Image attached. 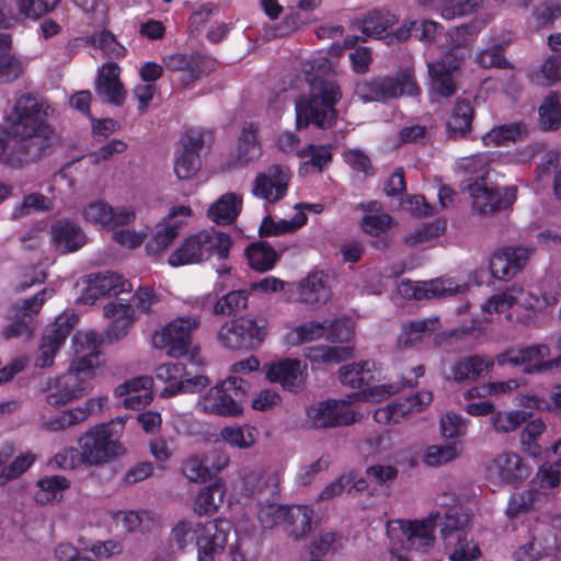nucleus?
<instances>
[{
	"label": "nucleus",
	"instance_id": "nucleus-31",
	"mask_svg": "<svg viewBox=\"0 0 561 561\" xmlns=\"http://www.w3.org/2000/svg\"><path fill=\"white\" fill-rule=\"evenodd\" d=\"M494 366V359L488 356L472 355L458 359L450 366V378L461 382L477 380L489 373Z\"/></svg>",
	"mask_w": 561,
	"mask_h": 561
},
{
	"label": "nucleus",
	"instance_id": "nucleus-22",
	"mask_svg": "<svg viewBox=\"0 0 561 561\" xmlns=\"http://www.w3.org/2000/svg\"><path fill=\"white\" fill-rule=\"evenodd\" d=\"M72 318V316H61L46 328L35 358L36 367L45 368L53 365L56 353L71 332Z\"/></svg>",
	"mask_w": 561,
	"mask_h": 561
},
{
	"label": "nucleus",
	"instance_id": "nucleus-54",
	"mask_svg": "<svg viewBox=\"0 0 561 561\" xmlns=\"http://www.w3.org/2000/svg\"><path fill=\"white\" fill-rule=\"evenodd\" d=\"M307 221V216L302 210H298L290 220L282 219L274 221L271 217H265L260 226V236L272 237L294 232L301 228Z\"/></svg>",
	"mask_w": 561,
	"mask_h": 561
},
{
	"label": "nucleus",
	"instance_id": "nucleus-28",
	"mask_svg": "<svg viewBox=\"0 0 561 561\" xmlns=\"http://www.w3.org/2000/svg\"><path fill=\"white\" fill-rule=\"evenodd\" d=\"M375 363L370 360H363L344 365L340 368V380L343 385L350 386L355 389H362L359 399L378 400L370 396V390L374 388H366L374 379L373 369Z\"/></svg>",
	"mask_w": 561,
	"mask_h": 561
},
{
	"label": "nucleus",
	"instance_id": "nucleus-12",
	"mask_svg": "<svg viewBox=\"0 0 561 561\" xmlns=\"http://www.w3.org/2000/svg\"><path fill=\"white\" fill-rule=\"evenodd\" d=\"M468 191L474 211L486 217L511 207L516 201L517 188L515 186L500 187L495 185L494 181H490L469 183Z\"/></svg>",
	"mask_w": 561,
	"mask_h": 561
},
{
	"label": "nucleus",
	"instance_id": "nucleus-60",
	"mask_svg": "<svg viewBox=\"0 0 561 561\" xmlns=\"http://www.w3.org/2000/svg\"><path fill=\"white\" fill-rule=\"evenodd\" d=\"M178 236L175 225L170 226L162 219L156 225L152 238L146 245L148 254L159 256Z\"/></svg>",
	"mask_w": 561,
	"mask_h": 561
},
{
	"label": "nucleus",
	"instance_id": "nucleus-13",
	"mask_svg": "<svg viewBox=\"0 0 561 561\" xmlns=\"http://www.w3.org/2000/svg\"><path fill=\"white\" fill-rule=\"evenodd\" d=\"M359 397L360 394L353 393L346 400H327L310 405L307 409L308 421L317 428L350 425L357 420L351 404L359 400Z\"/></svg>",
	"mask_w": 561,
	"mask_h": 561
},
{
	"label": "nucleus",
	"instance_id": "nucleus-62",
	"mask_svg": "<svg viewBox=\"0 0 561 561\" xmlns=\"http://www.w3.org/2000/svg\"><path fill=\"white\" fill-rule=\"evenodd\" d=\"M296 154L299 158L307 159L304 167L316 168L319 172L322 171L323 168L332 160L331 146L309 145L306 148L298 150Z\"/></svg>",
	"mask_w": 561,
	"mask_h": 561
},
{
	"label": "nucleus",
	"instance_id": "nucleus-8",
	"mask_svg": "<svg viewBox=\"0 0 561 561\" xmlns=\"http://www.w3.org/2000/svg\"><path fill=\"white\" fill-rule=\"evenodd\" d=\"M268 322L263 316H242L225 322L217 339L221 346L230 350L257 347L267 335Z\"/></svg>",
	"mask_w": 561,
	"mask_h": 561
},
{
	"label": "nucleus",
	"instance_id": "nucleus-32",
	"mask_svg": "<svg viewBox=\"0 0 561 561\" xmlns=\"http://www.w3.org/2000/svg\"><path fill=\"white\" fill-rule=\"evenodd\" d=\"M72 343L77 354L72 362H82V366L95 371L101 364L100 352L98 351L99 335L93 331H80L75 334Z\"/></svg>",
	"mask_w": 561,
	"mask_h": 561
},
{
	"label": "nucleus",
	"instance_id": "nucleus-21",
	"mask_svg": "<svg viewBox=\"0 0 561 561\" xmlns=\"http://www.w3.org/2000/svg\"><path fill=\"white\" fill-rule=\"evenodd\" d=\"M53 295V289L44 288L34 297L23 299L14 304L11 308V318L13 322L4 329V337L11 339L23 334H30L31 330L28 320L39 312L45 300L50 298Z\"/></svg>",
	"mask_w": 561,
	"mask_h": 561
},
{
	"label": "nucleus",
	"instance_id": "nucleus-46",
	"mask_svg": "<svg viewBox=\"0 0 561 561\" xmlns=\"http://www.w3.org/2000/svg\"><path fill=\"white\" fill-rule=\"evenodd\" d=\"M445 545L449 561H478L482 556L479 543L468 534H459Z\"/></svg>",
	"mask_w": 561,
	"mask_h": 561
},
{
	"label": "nucleus",
	"instance_id": "nucleus-27",
	"mask_svg": "<svg viewBox=\"0 0 561 561\" xmlns=\"http://www.w3.org/2000/svg\"><path fill=\"white\" fill-rule=\"evenodd\" d=\"M133 289L129 280L125 279L122 275L114 272H104L91 275L87 289L85 299H96L106 295H118L121 293H128Z\"/></svg>",
	"mask_w": 561,
	"mask_h": 561
},
{
	"label": "nucleus",
	"instance_id": "nucleus-15",
	"mask_svg": "<svg viewBox=\"0 0 561 561\" xmlns=\"http://www.w3.org/2000/svg\"><path fill=\"white\" fill-rule=\"evenodd\" d=\"M156 378L167 383L160 392V396L163 398H169L178 393L198 392L210 382L209 379L203 375L190 377L185 365L182 363L160 365L156 369Z\"/></svg>",
	"mask_w": 561,
	"mask_h": 561
},
{
	"label": "nucleus",
	"instance_id": "nucleus-1",
	"mask_svg": "<svg viewBox=\"0 0 561 561\" xmlns=\"http://www.w3.org/2000/svg\"><path fill=\"white\" fill-rule=\"evenodd\" d=\"M50 112L46 102L30 94L19 98L7 116L8 131L0 135V162L20 168L37 158L51 133L45 123Z\"/></svg>",
	"mask_w": 561,
	"mask_h": 561
},
{
	"label": "nucleus",
	"instance_id": "nucleus-45",
	"mask_svg": "<svg viewBox=\"0 0 561 561\" xmlns=\"http://www.w3.org/2000/svg\"><path fill=\"white\" fill-rule=\"evenodd\" d=\"M226 488L220 482H215L197 494L194 501V513L198 516L213 515L224 503Z\"/></svg>",
	"mask_w": 561,
	"mask_h": 561
},
{
	"label": "nucleus",
	"instance_id": "nucleus-42",
	"mask_svg": "<svg viewBox=\"0 0 561 561\" xmlns=\"http://www.w3.org/2000/svg\"><path fill=\"white\" fill-rule=\"evenodd\" d=\"M106 318L112 319V334L119 339L127 334L135 321V309L130 304L111 301L103 308Z\"/></svg>",
	"mask_w": 561,
	"mask_h": 561
},
{
	"label": "nucleus",
	"instance_id": "nucleus-50",
	"mask_svg": "<svg viewBox=\"0 0 561 561\" xmlns=\"http://www.w3.org/2000/svg\"><path fill=\"white\" fill-rule=\"evenodd\" d=\"M473 108L466 100H458L447 121V133L451 138L463 137L471 128Z\"/></svg>",
	"mask_w": 561,
	"mask_h": 561
},
{
	"label": "nucleus",
	"instance_id": "nucleus-4",
	"mask_svg": "<svg viewBox=\"0 0 561 561\" xmlns=\"http://www.w3.org/2000/svg\"><path fill=\"white\" fill-rule=\"evenodd\" d=\"M474 36L476 32L467 25L458 26L450 32L449 37L454 49L439 60L428 64V73L432 79L431 89L434 93L444 98L455 94L457 87L454 73L465 58V53L461 49L468 47Z\"/></svg>",
	"mask_w": 561,
	"mask_h": 561
},
{
	"label": "nucleus",
	"instance_id": "nucleus-58",
	"mask_svg": "<svg viewBox=\"0 0 561 561\" xmlns=\"http://www.w3.org/2000/svg\"><path fill=\"white\" fill-rule=\"evenodd\" d=\"M256 131L253 124L243 127L237 149V160L240 164H247L260 156Z\"/></svg>",
	"mask_w": 561,
	"mask_h": 561
},
{
	"label": "nucleus",
	"instance_id": "nucleus-20",
	"mask_svg": "<svg viewBox=\"0 0 561 561\" xmlns=\"http://www.w3.org/2000/svg\"><path fill=\"white\" fill-rule=\"evenodd\" d=\"M550 355V348L546 344H537L524 348H511L496 356V363L500 366L512 365L518 366L524 365L526 373H539L548 370L552 365L553 359L547 360Z\"/></svg>",
	"mask_w": 561,
	"mask_h": 561
},
{
	"label": "nucleus",
	"instance_id": "nucleus-33",
	"mask_svg": "<svg viewBox=\"0 0 561 561\" xmlns=\"http://www.w3.org/2000/svg\"><path fill=\"white\" fill-rule=\"evenodd\" d=\"M547 499L548 493L535 488L515 492L508 499L505 515L510 519L518 518L538 510Z\"/></svg>",
	"mask_w": 561,
	"mask_h": 561
},
{
	"label": "nucleus",
	"instance_id": "nucleus-56",
	"mask_svg": "<svg viewBox=\"0 0 561 561\" xmlns=\"http://www.w3.org/2000/svg\"><path fill=\"white\" fill-rule=\"evenodd\" d=\"M539 124L545 130H556L561 125V94L550 93L539 107Z\"/></svg>",
	"mask_w": 561,
	"mask_h": 561
},
{
	"label": "nucleus",
	"instance_id": "nucleus-18",
	"mask_svg": "<svg viewBox=\"0 0 561 561\" xmlns=\"http://www.w3.org/2000/svg\"><path fill=\"white\" fill-rule=\"evenodd\" d=\"M205 138L206 134L198 130H188L181 138L174 154V173L179 179H190L198 171Z\"/></svg>",
	"mask_w": 561,
	"mask_h": 561
},
{
	"label": "nucleus",
	"instance_id": "nucleus-9",
	"mask_svg": "<svg viewBox=\"0 0 561 561\" xmlns=\"http://www.w3.org/2000/svg\"><path fill=\"white\" fill-rule=\"evenodd\" d=\"M355 94L364 102H385L401 95L416 96L420 87L413 72L405 70L394 77L360 81L355 85Z\"/></svg>",
	"mask_w": 561,
	"mask_h": 561
},
{
	"label": "nucleus",
	"instance_id": "nucleus-16",
	"mask_svg": "<svg viewBox=\"0 0 561 561\" xmlns=\"http://www.w3.org/2000/svg\"><path fill=\"white\" fill-rule=\"evenodd\" d=\"M290 179V169L287 165L275 163L255 175L251 192L255 197L274 204L286 196Z\"/></svg>",
	"mask_w": 561,
	"mask_h": 561
},
{
	"label": "nucleus",
	"instance_id": "nucleus-10",
	"mask_svg": "<svg viewBox=\"0 0 561 561\" xmlns=\"http://www.w3.org/2000/svg\"><path fill=\"white\" fill-rule=\"evenodd\" d=\"M95 371L82 366V362H71L68 370L48 382L46 401L51 407L67 404L82 398L90 390V379Z\"/></svg>",
	"mask_w": 561,
	"mask_h": 561
},
{
	"label": "nucleus",
	"instance_id": "nucleus-41",
	"mask_svg": "<svg viewBox=\"0 0 561 561\" xmlns=\"http://www.w3.org/2000/svg\"><path fill=\"white\" fill-rule=\"evenodd\" d=\"M242 208V197L236 193L221 195L208 209V217L217 225H229L236 220Z\"/></svg>",
	"mask_w": 561,
	"mask_h": 561
},
{
	"label": "nucleus",
	"instance_id": "nucleus-47",
	"mask_svg": "<svg viewBox=\"0 0 561 561\" xmlns=\"http://www.w3.org/2000/svg\"><path fill=\"white\" fill-rule=\"evenodd\" d=\"M112 520L122 525L126 533H145L153 526L154 518L148 511H115L111 513Z\"/></svg>",
	"mask_w": 561,
	"mask_h": 561
},
{
	"label": "nucleus",
	"instance_id": "nucleus-49",
	"mask_svg": "<svg viewBox=\"0 0 561 561\" xmlns=\"http://www.w3.org/2000/svg\"><path fill=\"white\" fill-rule=\"evenodd\" d=\"M359 206L366 213L362 221L365 232L371 236H379L392 226L393 219L388 214L381 211L378 202H369Z\"/></svg>",
	"mask_w": 561,
	"mask_h": 561
},
{
	"label": "nucleus",
	"instance_id": "nucleus-26",
	"mask_svg": "<svg viewBox=\"0 0 561 561\" xmlns=\"http://www.w3.org/2000/svg\"><path fill=\"white\" fill-rule=\"evenodd\" d=\"M433 394L430 391H420L413 397L407 398L402 402L391 403L378 409L374 417L376 422L382 424L400 423L411 413L421 412L431 404Z\"/></svg>",
	"mask_w": 561,
	"mask_h": 561
},
{
	"label": "nucleus",
	"instance_id": "nucleus-43",
	"mask_svg": "<svg viewBox=\"0 0 561 561\" xmlns=\"http://www.w3.org/2000/svg\"><path fill=\"white\" fill-rule=\"evenodd\" d=\"M470 514L463 507L454 506L448 508L444 517L438 519L444 541L451 540L459 534H468L467 529L470 526Z\"/></svg>",
	"mask_w": 561,
	"mask_h": 561
},
{
	"label": "nucleus",
	"instance_id": "nucleus-2",
	"mask_svg": "<svg viewBox=\"0 0 561 561\" xmlns=\"http://www.w3.org/2000/svg\"><path fill=\"white\" fill-rule=\"evenodd\" d=\"M304 72L310 91L308 98L296 102L297 128L311 123L321 129L330 128L337 117L335 104L342 98L341 88L331 76L333 65L327 57H316L304 65Z\"/></svg>",
	"mask_w": 561,
	"mask_h": 561
},
{
	"label": "nucleus",
	"instance_id": "nucleus-64",
	"mask_svg": "<svg viewBox=\"0 0 561 561\" xmlns=\"http://www.w3.org/2000/svg\"><path fill=\"white\" fill-rule=\"evenodd\" d=\"M183 473L192 482L202 483L211 478L205 455H192L183 463Z\"/></svg>",
	"mask_w": 561,
	"mask_h": 561
},
{
	"label": "nucleus",
	"instance_id": "nucleus-39",
	"mask_svg": "<svg viewBox=\"0 0 561 561\" xmlns=\"http://www.w3.org/2000/svg\"><path fill=\"white\" fill-rule=\"evenodd\" d=\"M299 295L302 301L310 305L325 304L331 298L328 276L323 273L309 274L301 280Z\"/></svg>",
	"mask_w": 561,
	"mask_h": 561
},
{
	"label": "nucleus",
	"instance_id": "nucleus-44",
	"mask_svg": "<svg viewBox=\"0 0 561 561\" xmlns=\"http://www.w3.org/2000/svg\"><path fill=\"white\" fill-rule=\"evenodd\" d=\"M12 39L9 34H0V81L11 82L19 79L24 70L25 64L18 57L10 54Z\"/></svg>",
	"mask_w": 561,
	"mask_h": 561
},
{
	"label": "nucleus",
	"instance_id": "nucleus-23",
	"mask_svg": "<svg viewBox=\"0 0 561 561\" xmlns=\"http://www.w3.org/2000/svg\"><path fill=\"white\" fill-rule=\"evenodd\" d=\"M533 250L526 247H505L490 259L492 275L502 280L515 277L527 264Z\"/></svg>",
	"mask_w": 561,
	"mask_h": 561
},
{
	"label": "nucleus",
	"instance_id": "nucleus-53",
	"mask_svg": "<svg viewBox=\"0 0 561 561\" xmlns=\"http://www.w3.org/2000/svg\"><path fill=\"white\" fill-rule=\"evenodd\" d=\"M527 134V127L523 123H511L494 127L483 136L486 146H503L510 141H516Z\"/></svg>",
	"mask_w": 561,
	"mask_h": 561
},
{
	"label": "nucleus",
	"instance_id": "nucleus-19",
	"mask_svg": "<svg viewBox=\"0 0 561 561\" xmlns=\"http://www.w3.org/2000/svg\"><path fill=\"white\" fill-rule=\"evenodd\" d=\"M398 23V18L388 11H374L362 21L360 31L364 35L375 38H385L388 44L400 43L411 35L413 23H403L393 32L389 30Z\"/></svg>",
	"mask_w": 561,
	"mask_h": 561
},
{
	"label": "nucleus",
	"instance_id": "nucleus-14",
	"mask_svg": "<svg viewBox=\"0 0 561 561\" xmlns=\"http://www.w3.org/2000/svg\"><path fill=\"white\" fill-rule=\"evenodd\" d=\"M485 473L494 484L519 486L530 477L531 467L517 453L503 451L489 461Z\"/></svg>",
	"mask_w": 561,
	"mask_h": 561
},
{
	"label": "nucleus",
	"instance_id": "nucleus-6",
	"mask_svg": "<svg viewBox=\"0 0 561 561\" xmlns=\"http://www.w3.org/2000/svg\"><path fill=\"white\" fill-rule=\"evenodd\" d=\"M119 438L121 431L116 430L115 422L93 426L79 438L81 462L100 466L116 459L124 453Z\"/></svg>",
	"mask_w": 561,
	"mask_h": 561
},
{
	"label": "nucleus",
	"instance_id": "nucleus-61",
	"mask_svg": "<svg viewBox=\"0 0 561 561\" xmlns=\"http://www.w3.org/2000/svg\"><path fill=\"white\" fill-rule=\"evenodd\" d=\"M248 307V293L245 290H232L214 304V314L230 316L244 310Z\"/></svg>",
	"mask_w": 561,
	"mask_h": 561
},
{
	"label": "nucleus",
	"instance_id": "nucleus-48",
	"mask_svg": "<svg viewBox=\"0 0 561 561\" xmlns=\"http://www.w3.org/2000/svg\"><path fill=\"white\" fill-rule=\"evenodd\" d=\"M436 318L413 320L402 324L398 337L399 347H411L435 331Z\"/></svg>",
	"mask_w": 561,
	"mask_h": 561
},
{
	"label": "nucleus",
	"instance_id": "nucleus-24",
	"mask_svg": "<svg viewBox=\"0 0 561 561\" xmlns=\"http://www.w3.org/2000/svg\"><path fill=\"white\" fill-rule=\"evenodd\" d=\"M163 61L169 70L182 72L180 80L185 87L215 69L213 59L199 55L172 54L164 57Z\"/></svg>",
	"mask_w": 561,
	"mask_h": 561
},
{
	"label": "nucleus",
	"instance_id": "nucleus-5",
	"mask_svg": "<svg viewBox=\"0 0 561 561\" xmlns=\"http://www.w3.org/2000/svg\"><path fill=\"white\" fill-rule=\"evenodd\" d=\"M440 514L432 512L421 520L393 519L387 523L386 533L392 548H405L422 553L435 545V529Z\"/></svg>",
	"mask_w": 561,
	"mask_h": 561
},
{
	"label": "nucleus",
	"instance_id": "nucleus-3",
	"mask_svg": "<svg viewBox=\"0 0 561 561\" xmlns=\"http://www.w3.org/2000/svg\"><path fill=\"white\" fill-rule=\"evenodd\" d=\"M231 244L230 237L222 231L202 230L186 237L170 254L168 263L174 267L198 264L211 253L224 260L228 257Z\"/></svg>",
	"mask_w": 561,
	"mask_h": 561
},
{
	"label": "nucleus",
	"instance_id": "nucleus-7",
	"mask_svg": "<svg viewBox=\"0 0 561 561\" xmlns=\"http://www.w3.org/2000/svg\"><path fill=\"white\" fill-rule=\"evenodd\" d=\"M249 385L241 378L229 377L220 385L211 387L197 400L196 408L209 415L234 417L242 414V403Z\"/></svg>",
	"mask_w": 561,
	"mask_h": 561
},
{
	"label": "nucleus",
	"instance_id": "nucleus-51",
	"mask_svg": "<svg viewBox=\"0 0 561 561\" xmlns=\"http://www.w3.org/2000/svg\"><path fill=\"white\" fill-rule=\"evenodd\" d=\"M202 522L181 519L172 527L170 540L180 550H185L193 545L197 547Z\"/></svg>",
	"mask_w": 561,
	"mask_h": 561
},
{
	"label": "nucleus",
	"instance_id": "nucleus-25",
	"mask_svg": "<svg viewBox=\"0 0 561 561\" xmlns=\"http://www.w3.org/2000/svg\"><path fill=\"white\" fill-rule=\"evenodd\" d=\"M271 382H278L289 391H297L304 385L307 365L299 359L285 358L263 367Z\"/></svg>",
	"mask_w": 561,
	"mask_h": 561
},
{
	"label": "nucleus",
	"instance_id": "nucleus-55",
	"mask_svg": "<svg viewBox=\"0 0 561 561\" xmlns=\"http://www.w3.org/2000/svg\"><path fill=\"white\" fill-rule=\"evenodd\" d=\"M247 257L253 270L265 272L275 265L279 255L270 244L260 242L251 244L247 249Z\"/></svg>",
	"mask_w": 561,
	"mask_h": 561
},
{
	"label": "nucleus",
	"instance_id": "nucleus-11",
	"mask_svg": "<svg viewBox=\"0 0 561 561\" xmlns=\"http://www.w3.org/2000/svg\"><path fill=\"white\" fill-rule=\"evenodd\" d=\"M201 327L197 316L178 317L152 335L156 348L167 350L171 357H181L188 353L193 333Z\"/></svg>",
	"mask_w": 561,
	"mask_h": 561
},
{
	"label": "nucleus",
	"instance_id": "nucleus-59",
	"mask_svg": "<svg viewBox=\"0 0 561 561\" xmlns=\"http://www.w3.org/2000/svg\"><path fill=\"white\" fill-rule=\"evenodd\" d=\"M461 453L462 447L459 443L432 445L426 448L423 460L430 467H440L458 458Z\"/></svg>",
	"mask_w": 561,
	"mask_h": 561
},
{
	"label": "nucleus",
	"instance_id": "nucleus-17",
	"mask_svg": "<svg viewBox=\"0 0 561 561\" xmlns=\"http://www.w3.org/2000/svg\"><path fill=\"white\" fill-rule=\"evenodd\" d=\"M232 533L229 520L216 518L202 523L197 540V561H216L228 546Z\"/></svg>",
	"mask_w": 561,
	"mask_h": 561
},
{
	"label": "nucleus",
	"instance_id": "nucleus-34",
	"mask_svg": "<svg viewBox=\"0 0 561 561\" xmlns=\"http://www.w3.org/2000/svg\"><path fill=\"white\" fill-rule=\"evenodd\" d=\"M259 436V430L249 423H234L224 426L218 434L220 442L241 450L252 448L256 444Z\"/></svg>",
	"mask_w": 561,
	"mask_h": 561
},
{
	"label": "nucleus",
	"instance_id": "nucleus-63",
	"mask_svg": "<svg viewBox=\"0 0 561 561\" xmlns=\"http://www.w3.org/2000/svg\"><path fill=\"white\" fill-rule=\"evenodd\" d=\"M36 458L35 454L27 451L18 456L10 465L3 467L0 472V486H4L10 481L21 477L32 467Z\"/></svg>",
	"mask_w": 561,
	"mask_h": 561
},
{
	"label": "nucleus",
	"instance_id": "nucleus-38",
	"mask_svg": "<svg viewBox=\"0 0 561 561\" xmlns=\"http://www.w3.org/2000/svg\"><path fill=\"white\" fill-rule=\"evenodd\" d=\"M313 510L307 505H287L284 518L286 531L294 539H300L312 528Z\"/></svg>",
	"mask_w": 561,
	"mask_h": 561
},
{
	"label": "nucleus",
	"instance_id": "nucleus-37",
	"mask_svg": "<svg viewBox=\"0 0 561 561\" xmlns=\"http://www.w3.org/2000/svg\"><path fill=\"white\" fill-rule=\"evenodd\" d=\"M242 481L249 494L266 493L274 495L279 490L280 474L276 470H252L242 476Z\"/></svg>",
	"mask_w": 561,
	"mask_h": 561
},
{
	"label": "nucleus",
	"instance_id": "nucleus-30",
	"mask_svg": "<svg viewBox=\"0 0 561 561\" xmlns=\"http://www.w3.org/2000/svg\"><path fill=\"white\" fill-rule=\"evenodd\" d=\"M106 398L89 400L84 407L65 410L55 417L43 422V427L49 432H59L83 422L94 411L95 405L101 410L106 404Z\"/></svg>",
	"mask_w": 561,
	"mask_h": 561
},
{
	"label": "nucleus",
	"instance_id": "nucleus-57",
	"mask_svg": "<svg viewBox=\"0 0 561 561\" xmlns=\"http://www.w3.org/2000/svg\"><path fill=\"white\" fill-rule=\"evenodd\" d=\"M528 415L524 411H494L489 423L496 434H510L526 422Z\"/></svg>",
	"mask_w": 561,
	"mask_h": 561
},
{
	"label": "nucleus",
	"instance_id": "nucleus-35",
	"mask_svg": "<svg viewBox=\"0 0 561 561\" xmlns=\"http://www.w3.org/2000/svg\"><path fill=\"white\" fill-rule=\"evenodd\" d=\"M51 239L55 245L64 253L73 252L82 248L87 237L82 229L71 221H58L51 227Z\"/></svg>",
	"mask_w": 561,
	"mask_h": 561
},
{
	"label": "nucleus",
	"instance_id": "nucleus-29",
	"mask_svg": "<svg viewBox=\"0 0 561 561\" xmlns=\"http://www.w3.org/2000/svg\"><path fill=\"white\" fill-rule=\"evenodd\" d=\"M493 159L489 153H478L463 157L457 162L458 172L461 173L470 183H486L494 181L497 175L492 167Z\"/></svg>",
	"mask_w": 561,
	"mask_h": 561
},
{
	"label": "nucleus",
	"instance_id": "nucleus-40",
	"mask_svg": "<svg viewBox=\"0 0 561 561\" xmlns=\"http://www.w3.org/2000/svg\"><path fill=\"white\" fill-rule=\"evenodd\" d=\"M419 3L438 12L446 20L468 15L479 8V2L474 0H419Z\"/></svg>",
	"mask_w": 561,
	"mask_h": 561
},
{
	"label": "nucleus",
	"instance_id": "nucleus-52",
	"mask_svg": "<svg viewBox=\"0 0 561 561\" xmlns=\"http://www.w3.org/2000/svg\"><path fill=\"white\" fill-rule=\"evenodd\" d=\"M342 540L343 538L339 533L327 531L321 534L310 545L309 557L304 561H323L321 558L334 554L342 549Z\"/></svg>",
	"mask_w": 561,
	"mask_h": 561
},
{
	"label": "nucleus",
	"instance_id": "nucleus-36",
	"mask_svg": "<svg viewBox=\"0 0 561 561\" xmlns=\"http://www.w3.org/2000/svg\"><path fill=\"white\" fill-rule=\"evenodd\" d=\"M70 488V480L64 476L53 474L41 478L35 484L34 500L39 505L59 502L62 493Z\"/></svg>",
	"mask_w": 561,
	"mask_h": 561
}]
</instances>
